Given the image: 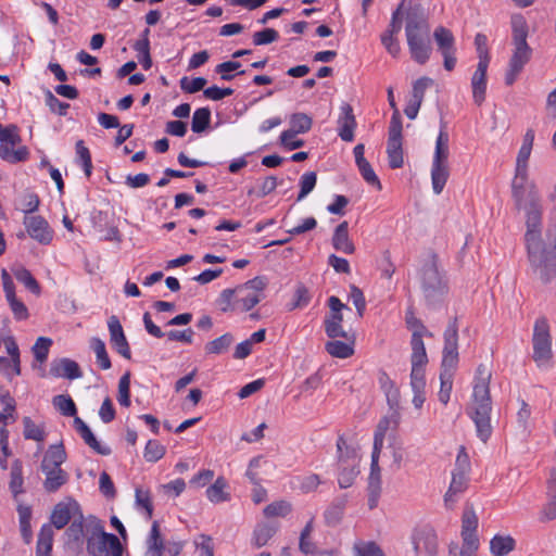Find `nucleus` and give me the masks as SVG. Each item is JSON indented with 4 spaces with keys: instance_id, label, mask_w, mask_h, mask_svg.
Returning <instances> with one entry per match:
<instances>
[{
    "instance_id": "obj_1",
    "label": "nucleus",
    "mask_w": 556,
    "mask_h": 556,
    "mask_svg": "<svg viewBox=\"0 0 556 556\" xmlns=\"http://www.w3.org/2000/svg\"><path fill=\"white\" fill-rule=\"evenodd\" d=\"M541 223L526 227L525 241L528 261L533 276L548 283L556 276V233L552 232L547 242L542 239Z\"/></svg>"
},
{
    "instance_id": "obj_2",
    "label": "nucleus",
    "mask_w": 556,
    "mask_h": 556,
    "mask_svg": "<svg viewBox=\"0 0 556 556\" xmlns=\"http://www.w3.org/2000/svg\"><path fill=\"white\" fill-rule=\"evenodd\" d=\"M491 377L492 374L488 366L480 364L476 370L471 403L467 407V414L476 426L477 435L484 443L492 434L490 419L492 410L490 394Z\"/></svg>"
},
{
    "instance_id": "obj_3",
    "label": "nucleus",
    "mask_w": 556,
    "mask_h": 556,
    "mask_svg": "<svg viewBox=\"0 0 556 556\" xmlns=\"http://www.w3.org/2000/svg\"><path fill=\"white\" fill-rule=\"evenodd\" d=\"M405 35L412 59L418 64H425L432 51L431 28L428 15L420 5L407 10Z\"/></svg>"
},
{
    "instance_id": "obj_4",
    "label": "nucleus",
    "mask_w": 556,
    "mask_h": 556,
    "mask_svg": "<svg viewBox=\"0 0 556 556\" xmlns=\"http://www.w3.org/2000/svg\"><path fill=\"white\" fill-rule=\"evenodd\" d=\"M511 197L519 211L525 212L526 227L542 222L541 198L534 181L529 179L528 170H515L511 182Z\"/></svg>"
},
{
    "instance_id": "obj_5",
    "label": "nucleus",
    "mask_w": 556,
    "mask_h": 556,
    "mask_svg": "<svg viewBox=\"0 0 556 556\" xmlns=\"http://www.w3.org/2000/svg\"><path fill=\"white\" fill-rule=\"evenodd\" d=\"M266 283L263 278L255 277L233 289H225L217 299V305L224 313L249 312L263 299Z\"/></svg>"
},
{
    "instance_id": "obj_6",
    "label": "nucleus",
    "mask_w": 556,
    "mask_h": 556,
    "mask_svg": "<svg viewBox=\"0 0 556 556\" xmlns=\"http://www.w3.org/2000/svg\"><path fill=\"white\" fill-rule=\"evenodd\" d=\"M510 24L514 49L505 74L507 86H511L516 81L532 55V49L527 42L528 24L525 17L521 14H514Z\"/></svg>"
},
{
    "instance_id": "obj_7",
    "label": "nucleus",
    "mask_w": 556,
    "mask_h": 556,
    "mask_svg": "<svg viewBox=\"0 0 556 556\" xmlns=\"http://www.w3.org/2000/svg\"><path fill=\"white\" fill-rule=\"evenodd\" d=\"M420 285L427 304L435 307L448 293V280L435 255H431L420 270Z\"/></svg>"
},
{
    "instance_id": "obj_8",
    "label": "nucleus",
    "mask_w": 556,
    "mask_h": 556,
    "mask_svg": "<svg viewBox=\"0 0 556 556\" xmlns=\"http://www.w3.org/2000/svg\"><path fill=\"white\" fill-rule=\"evenodd\" d=\"M66 457L62 443L50 445L45 453L40 468L46 476L43 488L47 492L54 493L68 481V473L61 468Z\"/></svg>"
},
{
    "instance_id": "obj_9",
    "label": "nucleus",
    "mask_w": 556,
    "mask_h": 556,
    "mask_svg": "<svg viewBox=\"0 0 556 556\" xmlns=\"http://www.w3.org/2000/svg\"><path fill=\"white\" fill-rule=\"evenodd\" d=\"M448 134L441 128L437 141L431 163V184L435 194L442 193L450 177V147Z\"/></svg>"
},
{
    "instance_id": "obj_10",
    "label": "nucleus",
    "mask_w": 556,
    "mask_h": 556,
    "mask_svg": "<svg viewBox=\"0 0 556 556\" xmlns=\"http://www.w3.org/2000/svg\"><path fill=\"white\" fill-rule=\"evenodd\" d=\"M87 551L91 556H122L123 545L115 534L105 532L103 526L97 523L87 539Z\"/></svg>"
},
{
    "instance_id": "obj_11",
    "label": "nucleus",
    "mask_w": 556,
    "mask_h": 556,
    "mask_svg": "<svg viewBox=\"0 0 556 556\" xmlns=\"http://www.w3.org/2000/svg\"><path fill=\"white\" fill-rule=\"evenodd\" d=\"M533 359L539 367H547L553 357L552 336L545 317L538 318L532 336Z\"/></svg>"
},
{
    "instance_id": "obj_12",
    "label": "nucleus",
    "mask_w": 556,
    "mask_h": 556,
    "mask_svg": "<svg viewBox=\"0 0 556 556\" xmlns=\"http://www.w3.org/2000/svg\"><path fill=\"white\" fill-rule=\"evenodd\" d=\"M405 323L412 332L410 339V364H428V356L424 343V337H432V333L426 328L422 321L408 309L405 316Z\"/></svg>"
},
{
    "instance_id": "obj_13",
    "label": "nucleus",
    "mask_w": 556,
    "mask_h": 556,
    "mask_svg": "<svg viewBox=\"0 0 556 556\" xmlns=\"http://www.w3.org/2000/svg\"><path fill=\"white\" fill-rule=\"evenodd\" d=\"M388 161L391 168H400L403 166L402 150V121L399 110L393 112L389 126V137L387 146Z\"/></svg>"
},
{
    "instance_id": "obj_14",
    "label": "nucleus",
    "mask_w": 556,
    "mask_h": 556,
    "mask_svg": "<svg viewBox=\"0 0 556 556\" xmlns=\"http://www.w3.org/2000/svg\"><path fill=\"white\" fill-rule=\"evenodd\" d=\"M397 397L399 392L396 390H394L393 394H388V402L392 412L388 416L383 417L377 425L374 435L372 452L381 453L387 431L390 429H396L400 424L401 415L396 408L399 404Z\"/></svg>"
},
{
    "instance_id": "obj_15",
    "label": "nucleus",
    "mask_w": 556,
    "mask_h": 556,
    "mask_svg": "<svg viewBox=\"0 0 556 556\" xmlns=\"http://www.w3.org/2000/svg\"><path fill=\"white\" fill-rule=\"evenodd\" d=\"M327 305L329 307V312L324 320V328L326 334L331 338L345 337L346 333L343 330V314L342 309L345 308V304L341 302V300L334 295H331Z\"/></svg>"
},
{
    "instance_id": "obj_16",
    "label": "nucleus",
    "mask_w": 556,
    "mask_h": 556,
    "mask_svg": "<svg viewBox=\"0 0 556 556\" xmlns=\"http://www.w3.org/2000/svg\"><path fill=\"white\" fill-rule=\"evenodd\" d=\"M458 363L457 319L451 320L444 331V348L441 368L455 369Z\"/></svg>"
},
{
    "instance_id": "obj_17",
    "label": "nucleus",
    "mask_w": 556,
    "mask_h": 556,
    "mask_svg": "<svg viewBox=\"0 0 556 556\" xmlns=\"http://www.w3.org/2000/svg\"><path fill=\"white\" fill-rule=\"evenodd\" d=\"M380 453H371L370 472L367 480V506L369 509L377 507L382 492V476L379 466Z\"/></svg>"
},
{
    "instance_id": "obj_18",
    "label": "nucleus",
    "mask_w": 556,
    "mask_h": 556,
    "mask_svg": "<svg viewBox=\"0 0 556 556\" xmlns=\"http://www.w3.org/2000/svg\"><path fill=\"white\" fill-rule=\"evenodd\" d=\"M4 346L10 357L0 356V372L11 381L21 375V354L15 339L11 336L5 337Z\"/></svg>"
},
{
    "instance_id": "obj_19",
    "label": "nucleus",
    "mask_w": 556,
    "mask_h": 556,
    "mask_svg": "<svg viewBox=\"0 0 556 556\" xmlns=\"http://www.w3.org/2000/svg\"><path fill=\"white\" fill-rule=\"evenodd\" d=\"M404 13V0L393 12L388 29L381 35V43L392 56H397L401 51L396 35L402 28V15Z\"/></svg>"
},
{
    "instance_id": "obj_20",
    "label": "nucleus",
    "mask_w": 556,
    "mask_h": 556,
    "mask_svg": "<svg viewBox=\"0 0 556 556\" xmlns=\"http://www.w3.org/2000/svg\"><path fill=\"white\" fill-rule=\"evenodd\" d=\"M412 543L417 555L433 556L438 549V538L434 530L428 526L418 527L413 531Z\"/></svg>"
},
{
    "instance_id": "obj_21",
    "label": "nucleus",
    "mask_w": 556,
    "mask_h": 556,
    "mask_svg": "<svg viewBox=\"0 0 556 556\" xmlns=\"http://www.w3.org/2000/svg\"><path fill=\"white\" fill-rule=\"evenodd\" d=\"M23 224L31 239L43 245L51 243L54 232L42 216H25Z\"/></svg>"
},
{
    "instance_id": "obj_22",
    "label": "nucleus",
    "mask_w": 556,
    "mask_h": 556,
    "mask_svg": "<svg viewBox=\"0 0 556 556\" xmlns=\"http://www.w3.org/2000/svg\"><path fill=\"white\" fill-rule=\"evenodd\" d=\"M80 513L79 504L73 498L59 502L50 516L51 527L63 529L73 518Z\"/></svg>"
},
{
    "instance_id": "obj_23",
    "label": "nucleus",
    "mask_w": 556,
    "mask_h": 556,
    "mask_svg": "<svg viewBox=\"0 0 556 556\" xmlns=\"http://www.w3.org/2000/svg\"><path fill=\"white\" fill-rule=\"evenodd\" d=\"M110 342L113 349L126 359L131 358L130 346L124 333V329L117 316L112 315L108 319Z\"/></svg>"
},
{
    "instance_id": "obj_24",
    "label": "nucleus",
    "mask_w": 556,
    "mask_h": 556,
    "mask_svg": "<svg viewBox=\"0 0 556 556\" xmlns=\"http://www.w3.org/2000/svg\"><path fill=\"white\" fill-rule=\"evenodd\" d=\"M427 364H412L410 370V388L413 390V405L415 408L420 409L426 401V379L425 368Z\"/></svg>"
},
{
    "instance_id": "obj_25",
    "label": "nucleus",
    "mask_w": 556,
    "mask_h": 556,
    "mask_svg": "<svg viewBox=\"0 0 556 556\" xmlns=\"http://www.w3.org/2000/svg\"><path fill=\"white\" fill-rule=\"evenodd\" d=\"M50 375L55 378L74 380L80 378L83 372L75 361L64 357L51 363Z\"/></svg>"
},
{
    "instance_id": "obj_26",
    "label": "nucleus",
    "mask_w": 556,
    "mask_h": 556,
    "mask_svg": "<svg viewBox=\"0 0 556 556\" xmlns=\"http://www.w3.org/2000/svg\"><path fill=\"white\" fill-rule=\"evenodd\" d=\"M74 428L80 434L84 442L100 455H109L111 453L110 447L102 446L88 425L79 417L74 418Z\"/></svg>"
},
{
    "instance_id": "obj_27",
    "label": "nucleus",
    "mask_w": 556,
    "mask_h": 556,
    "mask_svg": "<svg viewBox=\"0 0 556 556\" xmlns=\"http://www.w3.org/2000/svg\"><path fill=\"white\" fill-rule=\"evenodd\" d=\"M488 66L478 64L471 77L472 98L477 105H481L485 99Z\"/></svg>"
},
{
    "instance_id": "obj_28",
    "label": "nucleus",
    "mask_w": 556,
    "mask_h": 556,
    "mask_svg": "<svg viewBox=\"0 0 556 556\" xmlns=\"http://www.w3.org/2000/svg\"><path fill=\"white\" fill-rule=\"evenodd\" d=\"M54 532L51 525L41 526L36 545V556H52Z\"/></svg>"
},
{
    "instance_id": "obj_29",
    "label": "nucleus",
    "mask_w": 556,
    "mask_h": 556,
    "mask_svg": "<svg viewBox=\"0 0 556 556\" xmlns=\"http://www.w3.org/2000/svg\"><path fill=\"white\" fill-rule=\"evenodd\" d=\"M165 549L159 521L154 520L147 540L146 556H162Z\"/></svg>"
},
{
    "instance_id": "obj_30",
    "label": "nucleus",
    "mask_w": 556,
    "mask_h": 556,
    "mask_svg": "<svg viewBox=\"0 0 556 556\" xmlns=\"http://www.w3.org/2000/svg\"><path fill=\"white\" fill-rule=\"evenodd\" d=\"M534 141V131L528 129L523 136L522 144L518 151L515 170H528V162Z\"/></svg>"
},
{
    "instance_id": "obj_31",
    "label": "nucleus",
    "mask_w": 556,
    "mask_h": 556,
    "mask_svg": "<svg viewBox=\"0 0 556 556\" xmlns=\"http://www.w3.org/2000/svg\"><path fill=\"white\" fill-rule=\"evenodd\" d=\"M206 497L212 503H223L230 500L228 483L224 477H218L213 484L206 489Z\"/></svg>"
},
{
    "instance_id": "obj_32",
    "label": "nucleus",
    "mask_w": 556,
    "mask_h": 556,
    "mask_svg": "<svg viewBox=\"0 0 556 556\" xmlns=\"http://www.w3.org/2000/svg\"><path fill=\"white\" fill-rule=\"evenodd\" d=\"M29 152L25 146H11V143L0 144V157L9 163L15 164L28 159Z\"/></svg>"
},
{
    "instance_id": "obj_33",
    "label": "nucleus",
    "mask_w": 556,
    "mask_h": 556,
    "mask_svg": "<svg viewBox=\"0 0 556 556\" xmlns=\"http://www.w3.org/2000/svg\"><path fill=\"white\" fill-rule=\"evenodd\" d=\"M478 527V517L472 508H468L463 514L462 538L463 541H479L476 531Z\"/></svg>"
},
{
    "instance_id": "obj_34",
    "label": "nucleus",
    "mask_w": 556,
    "mask_h": 556,
    "mask_svg": "<svg viewBox=\"0 0 556 556\" xmlns=\"http://www.w3.org/2000/svg\"><path fill=\"white\" fill-rule=\"evenodd\" d=\"M433 38L441 54L456 52L455 38L450 29L443 26L437 27L433 31Z\"/></svg>"
},
{
    "instance_id": "obj_35",
    "label": "nucleus",
    "mask_w": 556,
    "mask_h": 556,
    "mask_svg": "<svg viewBox=\"0 0 556 556\" xmlns=\"http://www.w3.org/2000/svg\"><path fill=\"white\" fill-rule=\"evenodd\" d=\"M278 526L269 522H262L256 525L253 535L252 543L255 547L260 548L267 544V542L276 534Z\"/></svg>"
},
{
    "instance_id": "obj_36",
    "label": "nucleus",
    "mask_w": 556,
    "mask_h": 556,
    "mask_svg": "<svg viewBox=\"0 0 556 556\" xmlns=\"http://www.w3.org/2000/svg\"><path fill=\"white\" fill-rule=\"evenodd\" d=\"M467 485V478L466 473L453 471L452 475V482L450 484V488L444 496V502L446 506L452 505L456 501V496L464 492Z\"/></svg>"
},
{
    "instance_id": "obj_37",
    "label": "nucleus",
    "mask_w": 556,
    "mask_h": 556,
    "mask_svg": "<svg viewBox=\"0 0 556 556\" xmlns=\"http://www.w3.org/2000/svg\"><path fill=\"white\" fill-rule=\"evenodd\" d=\"M9 488L14 498L24 493L23 464L20 459L12 463Z\"/></svg>"
},
{
    "instance_id": "obj_38",
    "label": "nucleus",
    "mask_w": 556,
    "mask_h": 556,
    "mask_svg": "<svg viewBox=\"0 0 556 556\" xmlns=\"http://www.w3.org/2000/svg\"><path fill=\"white\" fill-rule=\"evenodd\" d=\"M516 541L510 535H495L490 542V551L494 556H505L515 549Z\"/></svg>"
},
{
    "instance_id": "obj_39",
    "label": "nucleus",
    "mask_w": 556,
    "mask_h": 556,
    "mask_svg": "<svg viewBox=\"0 0 556 556\" xmlns=\"http://www.w3.org/2000/svg\"><path fill=\"white\" fill-rule=\"evenodd\" d=\"M455 369L441 368L440 372V391L438 393L439 401L446 405L450 401L452 387H453V375Z\"/></svg>"
},
{
    "instance_id": "obj_40",
    "label": "nucleus",
    "mask_w": 556,
    "mask_h": 556,
    "mask_svg": "<svg viewBox=\"0 0 556 556\" xmlns=\"http://www.w3.org/2000/svg\"><path fill=\"white\" fill-rule=\"evenodd\" d=\"M90 346L96 354L97 364L99 365L100 369H110L112 364L105 348V343L100 338H92L90 341Z\"/></svg>"
},
{
    "instance_id": "obj_41",
    "label": "nucleus",
    "mask_w": 556,
    "mask_h": 556,
    "mask_svg": "<svg viewBox=\"0 0 556 556\" xmlns=\"http://www.w3.org/2000/svg\"><path fill=\"white\" fill-rule=\"evenodd\" d=\"M17 511L20 517L21 535L25 543L29 544L33 539V532L30 527L31 509L29 506L20 505Z\"/></svg>"
},
{
    "instance_id": "obj_42",
    "label": "nucleus",
    "mask_w": 556,
    "mask_h": 556,
    "mask_svg": "<svg viewBox=\"0 0 556 556\" xmlns=\"http://www.w3.org/2000/svg\"><path fill=\"white\" fill-rule=\"evenodd\" d=\"M23 427V435L26 440H34L36 442L45 441L46 431L42 425H36L30 417H24Z\"/></svg>"
},
{
    "instance_id": "obj_43",
    "label": "nucleus",
    "mask_w": 556,
    "mask_h": 556,
    "mask_svg": "<svg viewBox=\"0 0 556 556\" xmlns=\"http://www.w3.org/2000/svg\"><path fill=\"white\" fill-rule=\"evenodd\" d=\"M54 407L66 417H77V407L75 402L70 395H55L52 400Z\"/></svg>"
},
{
    "instance_id": "obj_44",
    "label": "nucleus",
    "mask_w": 556,
    "mask_h": 556,
    "mask_svg": "<svg viewBox=\"0 0 556 556\" xmlns=\"http://www.w3.org/2000/svg\"><path fill=\"white\" fill-rule=\"evenodd\" d=\"M292 511V505L290 502L280 500L268 504L264 509L263 514L266 518L275 517H287Z\"/></svg>"
},
{
    "instance_id": "obj_45",
    "label": "nucleus",
    "mask_w": 556,
    "mask_h": 556,
    "mask_svg": "<svg viewBox=\"0 0 556 556\" xmlns=\"http://www.w3.org/2000/svg\"><path fill=\"white\" fill-rule=\"evenodd\" d=\"M75 148L76 162L83 166L85 175L89 178L92 173L91 153L83 140H78Z\"/></svg>"
},
{
    "instance_id": "obj_46",
    "label": "nucleus",
    "mask_w": 556,
    "mask_h": 556,
    "mask_svg": "<svg viewBox=\"0 0 556 556\" xmlns=\"http://www.w3.org/2000/svg\"><path fill=\"white\" fill-rule=\"evenodd\" d=\"M290 129L288 131L294 134H305L313 125L312 118L305 113H294L290 116Z\"/></svg>"
},
{
    "instance_id": "obj_47",
    "label": "nucleus",
    "mask_w": 556,
    "mask_h": 556,
    "mask_svg": "<svg viewBox=\"0 0 556 556\" xmlns=\"http://www.w3.org/2000/svg\"><path fill=\"white\" fill-rule=\"evenodd\" d=\"M211 123V111L208 108H200L193 112L191 129L193 132L200 134L204 131Z\"/></svg>"
},
{
    "instance_id": "obj_48",
    "label": "nucleus",
    "mask_w": 556,
    "mask_h": 556,
    "mask_svg": "<svg viewBox=\"0 0 556 556\" xmlns=\"http://www.w3.org/2000/svg\"><path fill=\"white\" fill-rule=\"evenodd\" d=\"M232 342V334L224 333L223 336L207 342L205 345V351L207 354H222L229 349Z\"/></svg>"
},
{
    "instance_id": "obj_49",
    "label": "nucleus",
    "mask_w": 556,
    "mask_h": 556,
    "mask_svg": "<svg viewBox=\"0 0 556 556\" xmlns=\"http://www.w3.org/2000/svg\"><path fill=\"white\" fill-rule=\"evenodd\" d=\"M345 500L332 503L325 511V520L328 526L338 525L344 516Z\"/></svg>"
},
{
    "instance_id": "obj_50",
    "label": "nucleus",
    "mask_w": 556,
    "mask_h": 556,
    "mask_svg": "<svg viewBox=\"0 0 556 556\" xmlns=\"http://www.w3.org/2000/svg\"><path fill=\"white\" fill-rule=\"evenodd\" d=\"M166 448L157 440H149L146 444L143 457L149 463H156L164 457Z\"/></svg>"
},
{
    "instance_id": "obj_51",
    "label": "nucleus",
    "mask_w": 556,
    "mask_h": 556,
    "mask_svg": "<svg viewBox=\"0 0 556 556\" xmlns=\"http://www.w3.org/2000/svg\"><path fill=\"white\" fill-rule=\"evenodd\" d=\"M14 276L16 280L23 283L29 291H31L35 294L40 293V286L38 281L35 279L33 274L27 268H17L16 270H14Z\"/></svg>"
},
{
    "instance_id": "obj_52",
    "label": "nucleus",
    "mask_w": 556,
    "mask_h": 556,
    "mask_svg": "<svg viewBox=\"0 0 556 556\" xmlns=\"http://www.w3.org/2000/svg\"><path fill=\"white\" fill-rule=\"evenodd\" d=\"M135 497L137 507L143 509L146 519L150 520L153 516V503L150 492L148 490L136 489Z\"/></svg>"
},
{
    "instance_id": "obj_53",
    "label": "nucleus",
    "mask_w": 556,
    "mask_h": 556,
    "mask_svg": "<svg viewBox=\"0 0 556 556\" xmlns=\"http://www.w3.org/2000/svg\"><path fill=\"white\" fill-rule=\"evenodd\" d=\"M363 179L371 187L376 188L377 190H381L382 186L381 182L376 175L372 166L370 163L366 160L362 163L356 164Z\"/></svg>"
},
{
    "instance_id": "obj_54",
    "label": "nucleus",
    "mask_w": 556,
    "mask_h": 556,
    "mask_svg": "<svg viewBox=\"0 0 556 556\" xmlns=\"http://www.w3.org/2000/svg\"><path fill=\"white\" fill-rule=\"evenodd\" d=\"M117 401L124 407L130 406V372H125L118 381Z\"/></svg>"
},
{
    "instance_id": "obj_55",
    "label": "nucleus",
    "mask_w": 556,
    "mask_h": 556,
    "mask_svg": "<svg viewBox=\"0 0 556 556\" xmlns=\"http://www.w3.org/2000/svg\"><path fill=\"white\" fill-rule=\"evenodd\" d=\"M353 551L355 556H384L375 542L358 541L354 543Z\"/></svg>"
},
{
    "instance_id": "obj_56",
    "label": "nucleus",
    "mask_w": 556,
    "mask_h": 556,
    "mask_svg": "<svg viewBox=\"0 0 556 556\" xmlns=\"http://www.w3.org/2000/svg\"><path fill=\"white\" fill-rule=\"evenodd\" d=\"M51 345H52V340L50 338L39 337L36 340L31 350H33L34 356L37 362L42 364L47 361Z\"/></svg>"
},
{
    "instance_id": "obj_57",
    "label": "nucleus",
    "mask_w": 556,
    "mask_h": 556,
    "mask_svg": "<svg viewBox=\"0 0 556 556\" xmlns=\"http://www.w3.org/2000/svg\"><path fill=\"white\" fill-rule=\"evenodd\" d=\"M332 245L337 251L348 252V222L341 223L336 228Z\"/></svg>"
},
{
    "instance_id": "obj_58",
    "label": "nucleus",
    "mask_w": 556,
    "mask_h": 556,
    "mask_svg": "<svg viewBox=\"0 0 556 556\" xmlns=\"http://www.w3.org/2000/svg\"><path fill=\"white\" fill-rule=\"evenodd\" d=\"M317 175L315 172H306L300 178L301 190L298 195V201L303 200L316 186Z\"/></svg>"
},
{
    "instance_id": "obj_59",
    "label": "nucleus",
    "mask_w": 556,
    "mask_h": 556,
    "mask_svg": "<svg viewBox=\"0 0 556 556\" xmlns=\"http://www.w3.org/2000/svg\"><path fill=\"white\" fill-rule=\"evenodd\" d=\"M475 45H476L477 54H478V59H479L478 64L489 65L490 55H489L486 36L483 34H477L475 37Z\"/></svg>"
},
{
    "instance_id": "obj_60",
    "label": "nucleus",
    "mask_w": 556,
    "mask_h": 556,
    "mask_svg": "<svg viewBox=\"0 0 556 556\" xmlns=\"http://www.w3.org/2000/svg\"><path fill=\"white\" fill-rule=\"evenodd\" d=\"M279 33L274 28H265L253 34L252 40L255 46H265L277 41Z\"/></svg>"
},
{
    "instance_id": "obj_61",
    "label": "nucleus",
    "mask_w": 556,
    "mask_h": 556,
    "mask_svg": "<svg viewBox=\"0 0 556 556\" xmlns=\"http://www.w3.org/2000/svg\"><path fill=\"white\" fill-rule=\"evenodd\" d=\"M21 141L17 126L8 125L0 128V144L11 143V146H18Z\"/></svg>"
},
{
    "instance_id": "obj_62",
    "label": "nucleus",
    "mask_w": 556,
    "mask_h": 556,
    "mask_svg": "<svg viewBox=\"0 0 556 556\" xmlns=\"http://www.w3.org/2000/svg\"><path fill=\"white\" fill-rule=\"evenodd\" d=\"M46 104L51 112L60 116H65L70 109L68 103L60 101L50 90L46 92Z\"/></svg>"
},
{
    "instance_id": "obj_63",
    "label": "nucleus",
    "mask_w": 556,
    "mask_h": 556,
    "mask_svg": "<svg viewBox=\"0 0 556 556\" xmlns=\"http://www.w3.org/2000/svg\"><path fill=\"white\" fill-rule=\"evenodd\" d=\"M84 533V517L81 511L73 518L72 523L66 530V535L73 542H78L81 540Z\"/></svg>"
},
{
    "instance_id": "obj_64",
    "label": "nucleus",
    "mask_w": 556,
    "mask_h": 556,
    "mask_svg": "<svg viewBox=\"0 0 556 556\" xmlns=\"http://www.w3.org/2000/svg\"><path fill=\"white\" fill-rule=\"evenodd\" d=\"M478 547L479 541H463L460 548L458 545L451 546L450 554L452 556H476Z\"/></svg>"
}]
</instances>
